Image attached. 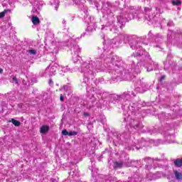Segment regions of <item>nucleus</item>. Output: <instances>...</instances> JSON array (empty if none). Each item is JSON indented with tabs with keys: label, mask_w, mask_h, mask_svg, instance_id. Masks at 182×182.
<instances>
[{
	"label": "nucleus",
	"mask_w": 182,
	"mask_h": 182,
	"mask_svg": "<svg viewBox=\"0 0 182 182\" xmlns=\"http://www.w3.org/2000/svg\"><path fill=\"white\" fill-rule=\"evenodd\" d=\"M132 127H134L136 129V127H137V125H134L133 124H132Z\"/></svg>",
	"instance_id": "393cba45"
},
{
	"label": "nucleus",
	"mask_w": 182,
	"mask_h": 182,
	"mask_svg": "<svg viewBox=\"0 0 182 182\" xmlns=\"http://www.w3.org/2000/svg\"><path fill=\"white\" fill-rule=\"evenodd\" d=\"M11 123H13V124L14 126H16V127H19L21 126V122L16 119H11Z\"/></svg>",
	"instance_id": "4468645a"
},
{
	"label": "nucleus",
	"mask_w": 182,
	"mask_h": 182,
	"mask_svg": "<svg viewBox=\"0 0 182 182\" xmlns=\"http://www.w3.org/2000/svg\"><path fill=\"white\" fill-rule=\"evenodd\" d=\"M49 85H53V81H52V80H49Z\"/></svg>",
	"instance_id": "b1692460"
},
{
	"label": "nucleus",
	"mask_w": 182,
	"mask_h": 182,
	"mask_svg": "<svg viewBox=\"0 0 182 182\" xmlns=\"http://www.w3.org/2000/svg\"><path fill=\"white\" fill-rule=\"evenodd\" d=\"M174 176L178 181H182V173L178 171H174Z\"/></svg>",
	"instance_id": "6e6552de"
},
{
	"label": "nucleus",
	"mask_w": 182,
	"mask_h": 182,
	"mask_svg": "<svg viewBox=\"0 0 182 182\" xmlns=\"http://www.w3.org/2000/svg\"><path fill=\"white\" fill-rule=\"evenodd\" d=\"M28 53L30 55H31L32 56H33V55H36L37 51H36V50H28Z\"/></svg>",
	"instance_id": "2eb2a0df"
},
{
	"label": "nucleus",
	"mask_w": 182,
	"mask_h": 182,
	"mask_svg": "<svg viewBox=\"0 0 182 182\" xmlns=\"http://www.w3.org/2000/svg\"><path fill=\"white\" fill-rule=\"evenodd\" d=\"M2 69L0 68V73H2Z\"/></svg>",
	"instance_id": "a878e982"
},
{
	"label": "nucleus",
	"mask_w": 182,
	"mask_h": 182,
	"mask_svg": "<svg viewBox=\"0 0 182 182\" xmlns=\"http://www.w3.org/2000/svg\"><path fill=\"white\" fill-rule=\"evenodd\" d=\"M138 55L139 56H143L144 55V56H146V58H149V53L146 52V51H144L143 53H138Z\"/></svg>",
	"instance_id": "dca6fc26"
},
{
	"label": "nucleus",
	"mask_w": 182,
	"mask_h": 182,
	"mask_svg": "<svg viewBox=\"0 0 182 182\" xmlns=\"http://www.w3.org/2000/svg\"><path fill=\"white\" fill-rule=\"evenodd\" d=\"M134 72H136V73H140L141 72V63H138L135 69H134Z\"/></svg>",
	"instance_id": "9d476101"
},
{
	"label": "nucleus",
	"mask_w": 182,
	"mask_h": 182,
	"mask_svg": "<svg viewBox=\"0 0 182 182\" xmlns=\"http://www.w3.org/2000/svg\"><path fill=\"white\" fill-rule=\"evenodd\" d=\"M165 141H161V144H171V143H176V136L173 134L169 135L168 133L165 134Z\"/></svg>",
	"instance_id": "f03ea898"
},
{
	"label": "nucleus",
	"mask_w": 182,
	"mask_h": 182,
	"mask_svg": "<svg viewBox=\"0 0 182 182\" xmlns=\"http://www.w3.org/2000/svg\"><path fill=\"white\" fill-rule=\"evenodd\" d=\"M60 100L61 102H63V96H62V95H61L60 97Z\"/></svg>",
	"instance_id": "5701e85b"
},
{
	"label": "nucleus",
	"mask_w": 182,
	"mask_h": 182,
	"mask_svg": "<svg viewBox=\"0 0 182 182\" xmlns=\"http://www.w3.org/2000/svg\"><path fill=\"white\" fill-rule=\"evenodd\" d=\"M8 12H11V9H4L2 12H0V19L5 18V15H6Z\"/></svg>",
	"instance_id": "1a4fd4ad"
},
{
	"label": "nucleus",
	"mask_w": 182,
	"mask_h": 182,
	"mask_svg": "<svg viewBox=\"0 0 182 182\" xmlns=\"http://www.w3.org/2000/svg\"><path fill=\"white\" fill-rule=\"evenodd\" d=\"M172 5H173V6H178L179 5H181V1H180V0H173L172 1Z\"/></svg>",
	"instance_id": "f8f14e48"
},
{
	"label": "nucleus",
	"mask_w": 182,
	"mask_h": 182,
	"mask_svg": "<svg viewBox=\"0 0 182 182\" xmlns=\"http://www.w3.org/2000/svg\"><path fill=\"white\" fill-rule=\"evenodd\" d=\"M164 77H166L165 75H163L161 77V81L164 79Z\"/></svg>",
	"instance_id": "412c9836"
},
{
	"label": "nucleus",
	"mask_w": 182,
	"mask_h": 182,
	"mask_svg": "<svg viewBox=\"0 0 182 182\" xmlns=\"http://www.w3.org/2000/svg\"><path fill=\"white\" fill-rule=\"evenodd\" d=\"M56 65H50L48 67L46 68V70H45V73L46 75H47L48 76H53V75H55V73H56Z\"/></svg>",
	"instance_id": "7ed1b4c3"
},
{
	"label": "nucleus",
	"mask_w": 182,
	"mask_h": 182,
	"mask_svg": "<svg viewBox=\"0 0 182 182\" xmlns=\"http://www.w3.org/2000/svg\"><path fill=\"white\" fill-rule=\"evenodd\" d=\"M77 132H70L68 133V136H77Z\"/></svg>",
	"instance_id": "6ab92c4d"
},
{
	"label": "nucleus",
	"mask_w": 182,
	"mask_h": 182,
	"mask_svg": "<svg viewBox=\"0 0 182 182\" xmlns=\"http://www.w3.org/2000/svg\"><path fill=\"white\" fill-rule=\"evenodd\" d=\"M71 51L73 52L74 55H79V53L82 52V50L79 46H73L71 48Z\"/></svg>",
	"instance_id": "0eeeda50"
},
{
	"label": "nucleus",
	"mask_w": 182,
	"mask_h": 182,
	"mask_svg": "<svg viewBox=\"0 0 182 182\" xmlns=\"http://www.w3.org/2000/svg\"><path fill=\"white\" fill-rule=\"evenodd\" d=\"M96 69H98V70L100 69L99 63L95 61H91L89 64L87 63H83L78 69L79 72L84 73L85 78L83 79V82L87 83L89 82V76L95 75L96 73Z\"/></svg>",
	"instance_id": "f257e3e1"
},
{
	"label": "nucleus",
	"mask_w": 182,
	"mask_h": 182,
	"mask_svg": "<svg viewBox=\"0 0 182 182\" xmlns=\"http://www.w3.org/2000/svg\"><path fill=\"white\" fill-rule=\"evenodd\" d=\"M79 60H80V56H79V55H74L73 56V63H77V62H79Z\"/></svg>",
	"instance_id": "9b49d317"
},
{
	"label": "nucleus",
	"mask_w": 182,
	"mask_h": 182,
	"mask_svg": "<svg viewBox=\"0 0 182 182\" xmlns=\"http://www.w3.org/2000/svg\"><path fill=\"white\" fill-rule=\"evenodd\" d=\"M141 87H143V85L141 84Z\"/></svg>",
	"instance_id": "bb28decb"
},
{
	"label": "nucleus",
	"mask_w": 182,
	"mask_h": 182,
	"mask_svg": "<svg viewBox=\"0 0 182 182\" xmlns=\"http://www.w3.org/2000/svg\"><path fill=\"white\" fill-rule=\"evenodd\" d=\"M122 166H123L122 162H114V167L115 168H122Z\"/></svg>",
	"instance_id": "ddd939ff"
},
{
	"label": "nucleus",
	"mask_w": 182,
	"mask_h": 182,
	"mask_svg": "<svg viewBox=\"0 0 182 182\" xmlns=\"http://www.w3.org/2000/svg\"><path fill=\"white\" fill-rule=\"evenodd\" d=\"M31 22L33 25L38 26L41 23V20L39 19V17H38V16H33L31 18Z\"/></svg>",
	"instance_id": "39448f33"
},
{
	"label": "nucleus",
	"mask_w": 182,
	"mask_h": 182,
	"mask_svg": "<svg viewBox=\"0 0 182 182\" xmlns=\"http://www.w3.org/2000/svg\"><path fill=\"white\" fill-rule=\"evenodd\" d=\"M146 70L147 72H151V70H153V68H148Z\"/></svg>",
	"instance_id": "4be33fe9"
},
{
	"label": "nucleus",
	"mask_w": 182,
	"mask_h": 182,
	"mask_svg": "<svg viewBox=\"0 0 182 182\" xmlns=\"http://www.w3.org/2000/svg\"><path fill=\"white\" fill-rule=\"evenodd\" d=\"M12 83H15L16 85H18V79H16V77H13L11 80Z\"/></svg>",
	"instance_id": "a211bd4d"
},
{
	"label": "nucleus",
	"mask_w": 182,
	"mask_h": 182,
	"mask_svg": "<svg viewBox=\"0 0 182 182\" xmlns=\"http://www.w3.org/2000/svg\"><path fill=\"white\" fill-rule=\"evenodd\" d=\"M49 132V126L43 125L40 128V133L41 134H46Z\"/></svg>",
	"instance_id": "423d86ee"
},
{
	"label": "nucleus",
	"mask_w": 182,
	"mask_h": 182,
	"mask_svg": "<svg viewBox=\"0 0 182 182\" xmlns=\"http://www.w3.org/2000/svg\"><path fill=\"white\" fill-rule=\"evenodd\" d=\"M58 52H59V48L58 47H54V49L53 50V53H58Z\"/></svg>",
	"instance_id": "aec40b11"
},
{
	"label": "nucleus",
	"mask_w": 182,
	"mask_h": 182,
	"mask_svg": "<svg viewBox=\"0 0 182 182\" xmlns=\"http://www.w3.org/2000/svg\"><path fill=\"white\" fill-rule=\"evenodd\" d=\"M60 72H63L64 73H66L68 72H70V73H73V72H76V69H75V68H72V69L68 68V66L60 67Z\"/></svg>",
	"instance_id": "20e7f679"
},
{
	"label": "nucleus",
	"mask_w": 182,
	"mask_h": 182,
	"mask_svg": "<svg viewBox=\"0 0 182 182\" xmlns=\"http://www.w3.org/2000/svg\"><path fill=\"white\" fill-rule=\"evenodd\" d=\"M61 133L63 136H69V132L66 129H63Z\"/></svg>",
	"instance_id": "f3484780"
}]
</instances>
